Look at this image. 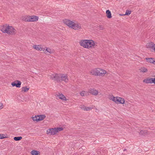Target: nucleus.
I'll use <instances>...</instances> for the list:
<instances>
[{
    "label": "nucleus",
    "mask_w": 155,
    "mask_h": 155,
    "mask_svg": "<svg viewBox=\"0 0 155 155\" xmlns=\"http://www.w3.org/2000/svg\"><path fill=\"white\" fill-rule=\"evenodd\" d=\"M38 17L37 16H29L25 19V21H36L38 20Z\"/></svg>",
    "instance_id": "0eeeda50"
},
{
    "label": "nucleus",
    "mask_w": 155,
    "mask_h": 155,
    "mask_svg": "<svg viewBox=\"0 0 155 155\" xmlns=\"http://www.w3.org/2000/svg\"><path fill=\"white\" fill-rule=\"evenodd\" d=\"M46 51H47V52L49 53L50 54L51 53V49L49 48H46V49L45 50Z\"/></svg>",
    "instance_id": "c85d7f7f"
},
{
    "label": "nucleus",
    "mask_w": 155,
    "mask_h": 155,
    "mask_svg": "<svg viewBox=\"0 0 155 155\" xmlns=\"http://www.w3.org/2000/svg\"><path fill=\"white\" fill-rule=\"evenodd\" d=\"M3 108V104L2 103H0V110Z\"/></svg>",
    "instance_id": "2f4dec72"
},
{
    "label": "nucleus",
    "mask_w": 155,
    "mask_h": 155,
    "mask_svg": "<svg viewBox=\"0 0 155 155\" xmlns=\"http://www.w3.org/2000/svg\"><path fill=\"white\" fill-rule=\"evenodd\" d=\"M153 50L155 51V44H154V47H153Z\"/></svg>",
    "instance_id": "473e14b6"
},
{
    "label": "nucleus",
    "mask_w": 155,
    "mask_h": 155,
    "mask_svg": "<svg viewBox=\"0 0 155 155\" xmlns=\"http://www.w3.org/2000/svg\"><path fill=\"white\" fill-rule=\"evenodd\" d=\"M89 93L88 91H83L80 93V94L82 96H87L88 95Z\"/></svg>",
    "instance_id": "a211bd4d"
},
{
    "label": "nucleus",
    "mask_w": 155,
    "mask_h": 155,
    "mask_svg": "<svg viewBox=\"0 0 155 155\" xmlns=\"http://www.w3.org/2000/svg\"><path fill=\"white\" fill-rule=\"evenodd\" d=\"M99 28L101 30H102L104 29V27L102 26L99 25Z\"/></svg>",
    "instance_id": "7c9ffc66"
},
{
    "label": "nucleus",
    "mask_w": 155,
    "mask_h": 155,
    "mask_svg": "<svg viewBox=\"0 0 155 155\" xmlns=\"http://www.w3.org/2000/svg\"><path fill=\"white\" fill-rule=\"evenodd\" d=\"M64 22L69 27L75 30H79L81 28L80 24L75 23L69 20L65 19L64 20Z\"/></svg>",
    "instance_id": "7ed1b4c3"
},
{
    "label": "nucleus",
    "mask_w": 155,
    "mask_h": 155,
    "mask_svg": "<svg viewBox=\"0 0 155 155\" xmlns=\"http://www.w3.org/2000/svg\"><path fill=\"white\" fill-rule=\"evenodd\" d=\"M131 11L127 10L125 15H129L131 14Z\"/></svg>",
    "instance_id": "cd10ccee"
},
{
    "label": "nucleus",
    "mask_w": 155,
    "mask_h": 155,
    "mask_svg": "<svg viewBox=\"0 0 155 155\" xmlns=\"http://www.w3.org/2000/svg\"><path fill=\"white\" fill-rule=\"evenodd\" d=\"M82 109L84 110H89L91 109V107H86V106H83L82 108Z\"/></svg>",
    "instance_id": "a878e982"
},
{
    "label": "nucleus",
    "mask_w": 155,
    "mask_h": 155,
    "mask_svg": "<svg viewBox=\"0 0 155 155\" xmlns=\"http://www.w3.org/2000/svg\"><path fill=\"white\" fill-rule=\"evenodd\" d=\"M146 59L147 61L150 62V63H153L154 64L155 62V59L153 58H147Z\"/></svg>",
    "instance_id": "f3484780"
},
{
    "label": "nucleus",
    "mask_w": 155,
    "mask_h": 155,
    "mask_svg": "<svg viewBox=\"0 0 155 155\" xmlns=\"http://www.w3.org/2000/svg\"><path fill=\"white\" fill-rule=\"evenodd\" d=\"M54 128L55 130L56 133L63 130V128L62 127H55Z\"/></svg>",
    "instance_id": "4be33fe9"
},
{
    "label": "nucleus",
    "mask_w": 155,
    "mask_h": 155,
    "mask_svg": "<svg viewBox=\"0 0 155 155\" xmlns=\"http://www.w3.org/2000/svg\"><path fill=\"white\" fill-rule=\"evenodd\" d=\"M154 44L153 42H151L147 43L146 45V47L147 48H150V49L153 51V47H154Z\"/></svg>",
    "instance_id": "4468645a"
},
{
    "label": "nucleus",
    "mask_w": 155,
    "mask_h": 155,
    "mask_svg": "<svg viewBox=\"0 0 155 155\" xmlns=\"http://www.w3.org/2000/svg\"><path fill=\"white\" fill-rule=\"evenodd\" d=\"M147 134V131L146 130H141L139 133V134L140 135L145 134Z\"/></svg>",
    "instance_id": "412c9836"
},
{
    "label": "nucleus",
    "mask_w": 155,
    "mask_h": 155,
    "mask_svg": "<svg viewBox=\"0 0 155 155\" xmlns=\"http://www.w3.org/2000/svg\"><path fill=\"white\" fill-rule=\"evenodd\" d=\"M22 138V137L21 136H19V137H15L14 138V139L15 141H19Z\"/></svg>",
    "instance_id": "b1692460"
},
{
    "label": "nucleus",
    "mask_w": 155,
    "mask_h": 155,
    "mask_svg": "<svg viewBox=\"0 0 155 155\" xmlns=\"http://www.w3.org/2000/svg\"><path fill=\"white\" fill-rule=\"evenodd\" d=\"M1 30L3 33L13 35L16 33V30L12 26L5 25L1 27Z\"/></svg>",
    "instance_id": "f03ea898"
},
{
    "label": "nucleus",
    "mask_w": 155,
    "mask_h": 155,
    "mask_svg": "<svg viewBox=\"0 0 155 155\" xmlns=\"http://www.w3.org/2000/svg\"><path fill=\"white\" fill-rule=\"evenodd\" d=\"M37 117L38 118V121H39L44 120L46 117V116L45 115H37Z\"/></svg>",
    "instance_id": "dca6fc26"
},
{
    "label": "nucleus",
    "mask_w": 155,
    "mask_h": 155,
    "mask_svg": "<svg viewBox=\"0 0 155 155\" xmlns=\"http://www.w3.org/2000/svg\"><path fill=\"white\" fill-rule=\"evenodd\" d=\"M56 97L63 100L65 101L66 100V97L62 94L58 93V94H56Z\"/></svg>",
    "instance_id": "2eb2a0df"
},
{
    "label": "nucleus",
    "mask_w": 155,
    "mask_h": 155,
    "mask_svg": "<svg viewBox=\"0 0 155 155\" xmlns=\"http://www.w3.org/2000/svg\"><path fill=\"white\" fill-rule=\"evenodd\" d=\"M32 118L34 121H38V118L37 115L32 117Z\"/></svg>",
    "instance_id": "bb28decb"
},
{
    "label": "nucleus",
    "mask_w": 155,
    "mask_h": 155,
    "mask_svg": "<svg viewBox=\"0 0 155 155\" xmlns=\"http://www.w3.org/2000/svg\"><path fill=\"white\" fill-rule=\"evenodd\" d=\"M55 128L49 129L47 130V133L48 134L54 135L56 134Z\"/></svg>",
    "instance_id": "9d476101"
},
{
    "label": "nucleus",
    "mask_w": 155,
    "mask_h": 155,
    "mask_svg": "<svg viewBox=\"0 0 155 155\" xmlns=\"http://www.w3.org/2000/svg\"><path fill=\"white\" fill-rule=\"evenodd\" d=\"M31 154L32 155H39L40 152L38 151L32 150L31 152Z\"/></svg>",
    "instance_id": "aec40b11"
},
{
    "label": "nucleus",
    "mask_w": 155,
    "mask_h": 155,
    "mask_svg": "<svg viewBox=\"0 0 155 155\" xmlns=\"http://www.w3.org/2000/svg\"><path fill=\"white\" fill-rule=\"evenodd\" d=\"M107 16L108 18H110L112 17L111 14L109 10H107L106 11Z\"/></svg>",
    "instance_id": "6ab92c4d"
},
{
    "label": "nucleus",
    "mask_w": 155,
    "mask_h": 155,
    "mask_svg": "<svg viewBox=\"0 0 155 155\" xmlns=\"http://www.w3.org/2000/svg\"><path fill=\"white\" fill-rule=\"evenodd\" d=\"M21 82L18 80H16L11 83L13 87L15 86L17 87H21Z\"/></svg>",
    "instance_id": "1a4fd4ad"
},
{
    "label": "nucleus",
    "mask_w": 155,
    "mask_h": 155,
    "mask_svg": "<svg viewBox=\"0 0 155 155\" xmlns=\"http://www.w3.org/2000/svg\"><path fill=\"white\" fill-rule=\"evenodd\" d=\"M33 48L37 50L43 51H45V48H43L40 45H34L33 46Z\"/></svg>",
    "instance_id": "ddd939ff"
},
{
    "label": "nucleus",
    "mask_w": 155,
    "mask_h": 155,
    "mask_svg": "<svg viewBox=\"0 0 155 155\" xmlns=\"http://www.w3.org/2000/svg\"><path fill=\"white\" fill-rule=\"evenodd\" d=\"M126 150L125 149L124 150V151H125V150Z\"/></svg>",
    "instance_id": "72a5a7b5"
},
{
    "label": "nucleus",
    "mask_w": 155,
    "mask_h": 155,
    "mask_svg": "<svg viewBox=\"0 0 155 155\" xmlns=\"http://www.w3.org/2000/svg\"><path fill=\"white\" fill-rule=\"evenodd\" d=\"M155 81V78H147L143 80V82L147 84L154 83Z\"/></svg>",
    "instance_id": "6e6552de"
},
{
    "label": "nucleus",
    "mask_w": 155,
    "mask_h": 155,
    "mask_svg": "<svg viewBox=\"0 0 155 155\" xmlns=\"http://www.w3.org/2000/svg\"><path fill=\"white\" fill-rule=\"evenodd\" d=\"M79 43L81 46L87 48L94 47L95 45L94 41L92 40H81Z\"/></svg>",
    "instance_id": "f257e3e1"
},
{
    "label": "nucleus",
    "mask_w": 155,
    "mask_h": 155,
    "mask_svg": "<svg viewBox=\"0 0 155 155\" xmlns=\"http://www.w3.org/2000/svg\"><path fill=\"white\" fill-rule=\"evenodd\" d=\"M90 72L93 75L102 76L106 74V71L104 70L97 68L92 70Z\"/></svg>",
    "instance_id": "20e7f679"
},
{
    "label": "nucleus",
    "mask_w": 155,
    "mask_h": 155,
    "mask_svg": "<svg viewBox=\"0 0 155 155\" xmlns=\"http://www.w3.org/2000/svg\"><path fill=\"white\" fill-rule=\"evenodd\" d=\"M29 90V88H28L27 87H22V91L24 92H25L28 91Z\"/></svg>",
    "instance_id": "393cba45"
},
{
    "label": "nucleus",
    "mask_w": 155,
    "mask_h": 155,
    "mask_svg": "<svg viewBox=\"0 0 155 155\" xmlns=\"http://www.w3.org/2000/svg\"><path fill=\"white\" fill-rule=\"evenodd\" d=\"M140 71L142 72H146L147 71V70L145 68H141L140 69Z\"/></svg>",
    "instance_id": "5701e85b"
},
{
    "label": "nucleus",
    "mask_w": 155,
    "mask_h": 155,
    "mask_svg": "<svg viewBox=\"0 0 155 155\" xmlns=\"http://www.w3.org/2000/svg\"><path fill=\"white\" fill-rule=\"evenodd\" d=\"M61 81H63L65 82H67L68 81V79L67 76L65 74H61Z\"/></svg>",
    "instance_id": "f8f14e48"
},
{
    "label": "nucleus",
    "mask_w": 155,
    "mask_h": 155,
    "mask_svg": "<svg viewBox=\"0 0 155 155\" xmlns=\"http://www.w3.org/2000/svg\"><path fill=\"white\" fill-rule=\"evenodd\" d=\"M110 99L117 104H124L125 102L123 98L118 97H114L113 96L111 97Z\"/></svg>",
    "instance_id": "39448f33"
},
{
    "label": "nucleus",
    "mask_w": 155,
    "mask_h": 155,
    "mask_svg": "<svg viewBox=\"0 0 155 155\" xmlns=\"http://www.w3.org/2000/svg\"><path fill=\"white\" fill-rule=\"evenodd\" d=\"M5 137H3V134H0V139H3Z\"/></svg>",
    "instance_id": "c756f323"
},
{
    "label": "nucleus",
    "mask_w": 155,
    "mask_h": 155,
    "mask_svg": "<svg viewBox=\"0 0 155 155\" xmlns=\"http://www.w3.org/2000/svg\"><path fill=\"white\" fill-rule=\"evenodd\" d=\"M51 79L56 81L58 82H60L61 81V74H51L49 76Z\"/></svg>",
    "instance_id": "423d86ee"
},
{
    "label": "nucleus",
    "mask_w": 155,
    "mask_h": 155,
    "mask_svg": "<svg viewBox=\"0 0 155 155\" xmlns=\"http://www.w3.org/2000/svg\"><path fill=\"white\" fill-rule=\"evenodd\" d=\"M88 92L92 95L96 96L98 94V91L94 89H91L88 90Z\"/></svg>",
    "instance_id": "9b49d317"
}]
</instances>
